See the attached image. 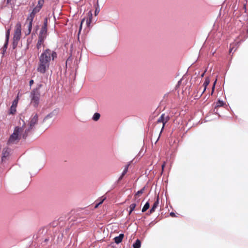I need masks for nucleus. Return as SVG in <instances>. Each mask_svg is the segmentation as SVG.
Returning a JSON list of instances; mask_svg holds the SVG:
<instances>
[{"label": "nucleus", "mask_w": 248, "mask_h": 248, "mask_svg": "<svg viewBox=\"0 0 248 248\" xmlns=\"http://www.w3.org/2000/svg\"><path fill=\"white\" fill-rule=\"evenodd\" d=\"M44 1L43 0H39L38 2V5L33 9L32 12L30 16H28L27 19V21L29 22L28 24V31L27 34H29L31 30L32 27V22L34 17V15L37 13L41 9L42 5H43Z\"/></svg>", "instance_id": "f257e3e1"}, {"label": "nucleus", "mask_w": 248, "mask_h": 248, "mask_svg": "<svg viewBox=\"0 0 248 248\" xmlns=\"http://www.w3.org/2000/svg\"><path fill=\"white\" fill-rule=\"evenodd\" d=\"M56 57L57 54L55 52L47 49L41 54L39 59L50 63V62L54 60Z\"/></svg>", "instance_id": "f03ea898"}, {"label": "nucleus", "mask_w": 248, "mask_h": 248, "mask_svg": "<svg viewBox=\"0 0 248 248\" xmlns=\"http://www.w3.org/2000/svg\"><path fill=\"white\" fill-rule=\"evenodd\" d=\"M23 131V128L22 127H19L18 126L16 127L13 133L10 136L8 143L9 144H14L16 143L19 140L21 134Z\"/></svg>", "instance_id": "7ed1b4c3"}, {"label": "nucleus", "mask_w": 248, "mask_h": 248, "mask_svg": "<svg viewBox=\"0 0 248 248\" xmlns=\"http://www.w3.org/2000/svg\"><path fill=\"white\" fill-rule=\"evenodd\" d=\"M56 116L55 112H52L48 114L44 119L42 126L45 128H48L53 123Z\"/></svg>", "instance_id": "20e7f679"}, {"label": "nucleus", "mask_w": 248, "mask_h": 248, "mask_svg": "<svg viewBox=\"0 0 248 248\" xmlns=\"http://www.w3.org/2000/svg\"><path fill=\"white\" fill-rule=\"evenodd\" d=\"M40 93L38 90H34L31 93V104L34 107L38 106L40 103Z\"/></svg>", "instance_id": "39448f33"}, {"label": "nucleus", "mask_w": 248, "mask_h": 248, "mask_svg": "<svg viewBox=\"0 0 248 248\" xmlns=\"http://www.w3.org/2000/svg\"><path fill=\"white\" fill-rule=\"evenodd\" d=\"M49 63L39 59V62L37 67V71L41 73H45L48 69Z\"/></svg>", "instance_id": "423d86ee"}, {"label": "nucleus", "mask_w": 248, "mask_h": 248, "mask_svg": "<svg viewBox=\"0 0 248 248\" xmlns=\"http://www.w3.org/2000/svg\"><path fill=\"white\" fill-rule=\"evenodd\" d=\"M21 32V27L20 24H17L16 26V29L15 31L14 35V41L17 42L20 38Z\"/></svg>", "instance_id": "0eeeda50"}, {"label": "nucleus", "mask_w": 248, "mask_h": 248, "mask_svg": "<svg viewBox=\"0 0 248 248\" xmlns=\"http://www.w3.org/2000/svg\"><path fill=\"white\" fill-rule=\"evenodd\" d=\"M88 16H89V17L87 19H85V18L82 19V20L81 21V23L80 24V26L79 32L81 31L82 25H83V24L84 23V22L85 21L86 22V27H90V24L91 23L92 19V13L91 11L89 12Z\"/></svg>", "instance_id": "6e6552de"}, {"label": "nucleus", "mask_w": 248, "mask_h": 248, "mask_svg": "<svg viewBox=\"0 0 248 248\" xmlns=\"http://www.w3.org/2000/svg\"><path fill=\"white\" fill-rule=\"evenodd\" d=\"M46 32L47 30L46 27H43L40 32L39 38H43V39H44L46 36Z\"/></svg>", "instance_id": "1a4fd4ad"}, {"label": "nucleus", "mask_w": 248, "mask_h": 248, "mask_svg": "<svg viewBox=\"0 0 248 248\" xmlns=\"http://www.w3.org/2000/svg\"><path fill=\"white\" fill-rule=\"evenodd\" d=\"M168 119V117H166L165 119V115L162 114L161 117L159 118V119L157 121L158 123H163V126L162 128V129L163 128L165 124L167 122Z\"/></svg>", "instance_id": "9d476101"}, {"label": "nucleus", "mask_w": 248, "mask_h": 248, "mask_svg": "<svg viewBox=\"0 0 248 248\" xmlns=\"http://www.w3.org/2000/svg\"><path fill=\"white\" fill-rule=\"evenodd\" d=\"M124 234H120L118 236L115 237L114 238V241L116 244H119L121 243L124 238Z\"/></svg>", "instance_id": "9b49d317"}, {"label": "nucleus", "mask_w": 248, "mask_h": 248, "mask_svg": "<svg viewBox=\"0 0 248 248\" xmlns=\"http://www.w3.org/2000/svg\"><path fill=\"white\" fill-rule=\"evenodd\" d=\"M10 151L9 149H4L2 153V160H4V158L10 155Z\"/></svg>", "instance_id": "f8f14e48"}, {"label": "nucleus", "mask_w": 248, "mask_h": 248, "mask_svg": "<svg viewBox=\"0 0 248 248\" xmlns=\"http://www.w3.org/2000/svg\"><path fill=\"white\" fill-rule=\"evenodd\" d=\"M159 204L158 198H157L156 201L154 203L153 207L150 210V213H152L155 211V208L158 206Z\"/></svg>", "instance_id": "ddd939ff"}, {"label": "nucleus", "mask_w": 248, "mask_h": 248, "mask_svg": "<svg viewBox=\"0 0 248 248\" xmlns=\"http://www.w3.org/2000/svg\"><path fill=\"white\" fill-rule=\"evenodd\" d=\"M9 36H10V30H8L6 33V41H5V45H4V47L5 48L7 47V45L8 44V41H9Z\"/></svg>", "instance_id": "4468645a"}, {"label": "nucleus", "mask_w": 248, "mask_h": 248, "mask_svg": "<svg viewBox=\"0 0 248 248\" xmlns=\"http://www.w3.org/2000/svg\"><path fill=\"white\" fill-rule=\"evenodd\" d=\"M37 122V117L36 116H34L32 119H31L30 122V126H33Z\"/></svg>", "instance_id": "2eb2a0df"}, {"label": "nucleus", "mask_w": 248, "mask_h": 248, "mask_svg": "<svg viewBox=\"0 0 248 248\" xmlns=\"http://www.w3.org/2000/svg\"><path fill=\"white\" fill-rule=\"evenodd\" d=\"M140 241L138 239L136 240V242L133 244V247L134 248H140Z\"/></svg>", "instance_id": "dca6fc26"}, {"label": "nucleus", "mask_w": 248, "mask_h": 248, "mask_svg": "<svg viewBox=\"0 0 248 248\" xmlns=\"http://www.w3.org/2000/svg\"><path fill=\"white\" fill-rule=\"evenodd\" d=\"M100 117V115L98 113H95L93 116V120L94 121H98Z\"/></svg>", "instance_id": "f3484780"}, {"label": "nucleus", "mask_w": 248, "mask_h": 248, "mask_svg": "<svg viewBox=\"0 0 248 248\" xmlns=\"http://www.w3.org/2000/svg\"><path fill=\"white\" fill-rule=\"evenodd\" d=\"M209 83H210V79H209V78H206L204 83H203V86L204 87V89L203 92L205 91L207 86L209 85Z\"/></svg>", "instance_id": "a211bd4d"}, {"label": "nucleus", "mask_w": 248, "mask_h": 248, "mask_svg": "<svg viewBox=\"0 0 248 248\" xmlns=\"http://www.w3.org/2000/svg\"><path fill=\"white\" fill-rule=\"evenodd\" d=\"M44 39L43 38H39V40L37 44V47L39 49L41 47V45L43 42Z\"/></svg>", "instance_id": "6ab92c4d"}, {"label": "nucleus", "mask_w": 248, "mask_h": 248, "mask_svg": "<svg viewBox=\"0 0 248 248\" xmlns=\"http://www.w3.org/2000/svg\"><path fill=\"white\" fill-rule=\"evenodd\" d=\"M149 206H150L149 203L148 202H147L145 203V204L144 205V206H143V207L142 209V212H144L145 211H146L149 208Z\"/></svg>", "instance_id": "aec40b11"}, {"label": "nucleus", "mask_w": 248, "mask_h": 248, "mask_svg": "<svg viewBox=\"0 0 248 248\" xmlns=\"http://www.w3.org/2000/svg\"><path fill=\"white\" fill-rule=\"evenodd\" d=\"M136 206V205L135 203H132L130 205V210L129 212V214H130L132 213V212L134 210Z\"/></svg>", "instance_id": "412c9836"}, {"label": "nucleus", "mask_w": 248, "mask_h": 248, "mask_svg": "<svg viewBox=\"0 0 248 248\" xmlns=\"http://www.w3.org/2000/svg\"><path fill=\"white\" fill-rule=\"evenodd\" d=\"M18 102V97H17L16 99L14 100L12 103V106L16 108Z\"/></svg>", "instance_id": "4be33fe9"}, {"label": "nucleus", "mask_w": 248, "mask_h": 248, "mask_svg": "<svg viewBox=\"0 0 248 248\" xmlns=\"http://www.w3.org/2000/svg\"><path fill=\"white\" fill-rule=\"evenodd\" d=\"M16 108L11 106V108H10V113L11 114L15 113L16 111Z\"/></svg>", "instance_id": "5701e85b"}, {"label": "nucleus", "mask_w": 248, "mask_h": 248, "mask_svg": "<svg viewBox=\"0 0 248 248\" xmlns=\"http://www.w3.org/2000/svg\"><path fill=\"white\" fill-rule=\"evenodd\" d=\"M224 104L223 103V102L222 101H220V100H219L217 103V107H220V106H223Z\"/></svg>", "instance_id": "b1692460"}, {"label": "nucleus", "mask_w": 248, "mask_h": 248, "mask_svg": "<svg viewBox=\"0 0 248 248\" xmlns=\"http://www.w3.org/2000/svg\"><path fill=\"white\" fill-rule=\"evenodd\" d=\"M100 9L98 7H96L95 11H94V14L95 16L97 15L98 13H99Z\"/></svg>", "instance_id": "393cba45"}, {"label": "nucleus", "mask_w": 248, "mask_h": 248, "mask_svg": "<svg viewBox=\"0 0 248 248\" xmlns=\"http://www.w3.org/2000/svg\"><path fill=\"white\" fill-rule=\"evenodd\" d=\"M127 170H128V167H126L124 170V171L122 173V176H123L124 175H125L126 174V173L127 172Z\"/></svg>", "instance_id": "a878e982"}, {"label": "nucleus", "mask_w": 248, "mask_h": 248, "mask_svg": "<svg viewBox=\"0 0 248 248\" xmlns=\"http://www.w3.org/2000/svg\"><path fill=\"white\" fill-rule=\"evenodd\" d=\"M143 191H144V188H142V189H141V190H140L138 191L137 192V193H136V195H139V194H142V193L143 192Z\"/></svg>", "instance_id": "bb28decb"}, {"label": "nucleus", "mask_w": 248, "mask_h": 248, "mask_svg": "<svg viewBox=\"0 0 248 248\" xmlns=\"http://www.w3.org/2000/svg\"><path fill=\"white\" fill-rule=\"evenodd\" d=\"M216 81H217V80L215 81V82H214V85H213V88H212V93H213V91H214V90L215 86V84H216Z\"/></svg>", "instance_id": "cd10ccee"}, {"label": "nucleus", "mask_w": 248, "mask_h": 248, "mask_svg": "<svg viewBox=\"0 0 248 248\" xmlns=\"http://www.w3.org/2000/svg\"><path fill=\"white\" fill-rule=\"evenodd\" d=\"M170 216H171L172 217H175V214H174V213H173V212H171V213H170Z\"/></svg>", "instance_id": "c85d7f7f"}, {"label": "nucleus", "mask_w": 248, "mask_h": 248, "mask_svg": "<svg viewBox=\"0 0 248 248\" xmlns=\"http://www.w3.org/2000/svg\"><path fill=\"white\" fill-rule=\"evenodd\" d=\"M33 83V80H31L30 81V85H31Z\"/></svg>", "instance_id": "c756f323"}, {"label": "nucleus", "mask_w": 248, "mask_h": 248, "mask_svg": "<svg viewBox=\"0 0 248 248\" xmlns=\"http://www.w3.org/2000/svg\"><path fill=\"white\" fill-rule=\"evenodd\" d=\"M22 123H23V124L22 125V126H21V127H22L23 128V130L24 129V121H22ZM19 127H21V126H18Z\"/></svg>", "instance_id": "7c9ffc66"}, {"label": "nucleus", "mask_w": 248, "mask_h": 248, "mask_svg": "<svg viewBox=\"0 0 248 248\" xmlns=\"http://www.w3.org/2000/svg\"><path fill=\"white\" fill-rule=\"evenodd\" d=\"M232 48H230V52L231 53L232 52Z\"/></svg>", "instance_id": "2f4dec72"}, {"label": "nucleus", "mask_w": 248, "mask_h": 248, "mask_svg": "<svg viewBox=\"0 0 248 248\" xmlns=\"http://www.w3.org/2000/svg\"><path fill=\"white\" fill-rule=\"evenodd\" d=\"M204 74V73H203V74H202V77H203Z\"/></svg>", "instance_id": "473e14b6"}, {"label": "nucleus", "mask_w": 248, "mask_h": 248, "mask_svg": "<svg viewBox=\"0 0 248 248\" xmlns=\"http://www.w3.org/2000/svg\"><path fill=\"white\" fill-rule=\"evenodd\" d=\"M162 169H163V168H164V165H162Z\"/></svg>", "instance_id": "72a5a7b5"}]
</instances>
